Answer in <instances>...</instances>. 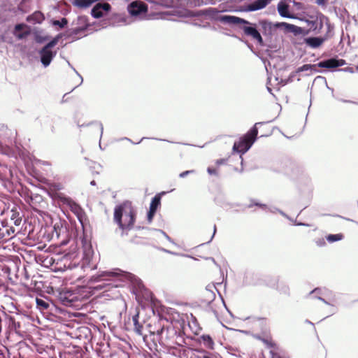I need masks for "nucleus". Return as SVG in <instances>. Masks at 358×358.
I'll list each match as a JSON object with an SVG mask.
<instances>
[{"mask_svg":"<svg viewBox=\"0 0 358 358\" xmlns=\"http://www.w3.org/2000/svg\"><path fill=\"white\" fill-rule=\"evenodd\" d=\"M187 351H188V352H192V350H188Z\"/></svg>","mask_w":358,"mask_h":358,"instance_id":"680f3d73","label":"nucleus"},{"mask_svg":"<svg viewBox=\"0 0 358 358\" xmlns=\"http://www.w3.org/2000/svg\"><path fill=\"white\" fill-rule=\"evenodd\" d=\"M262 124V122L256 123L248 133L240 138L238 142H235L233 146L234 151L241 154L245 153L256 140L258 134L257 125Z\"/></svg>","mask_w":358,"mask_h":358,"instance_id":"0eeeda50","label":"nucleus"},{"mask_svg":"<svg viewBox=\"0 0 358 358\" xmlns=\"http://www.w3.org/2000/svg\"><path fill=\"white\" fill-rule=\"evenodd\" d=\"M156 211L151 210L149 208V211L148 213V220L150 223L152 220V218L155 214Z\"/></svg>","mask_w":358,"mask_h":358,"instance_id":"4c0bfd02","label":"nucleus"},{"mask_svg":"<svg viewBox=\"0 0 358 358\" xmlns=\"http://www.w3.org/2000/svg\"><path fill=\"white\" fill-rule=\"evenodd\" d=\"M194 172H195L194 170L185 171H183V172L180 173L179 174V177L183 178L186 177L187 176H188L189 174L193 173Z\"/></svg>","mask_w":358,"mask_h":358,"instance_id":"58836bf2","label":"nucleus"},{"mask_svg":"<svg viewBox=\"0 0 358 358\" xmlns=\"http://www.w3.org/2000/svg\"><path fill=\"white\" fill-rule=\"evenodd\" d=\"M167 15L173 16L169 17L171 20H177L174 17L178 18H188V17H203L206 20H215L220 22L224 24L228 25H238L245 24L242 27L244 34L248 36L252 37L255 40L259 45L263 46L264 45L263 38L255 26L250 25L248 21L234 15H221L220 11L215 8H208L206 9L193 11L183 8H174L171 13H167Z\"/></svg>","mask_w":358,"mask_h":358,"instance_id":"f257e3e1","label":"nucleus"},{"mask_svg":"<svg viewBox=\"0 0 358 358\" xmlns=\"http://www.w3.org/2000/svg\"><path fill=\"white\" fill-rule=\"evenodd\" d=\"M5 235L3 234V229L0 227V240L4 239Z\"/></svg>","mask_w":358,"mask_h":358,"instance_id":"de8ad7c7","label":"nucleus"},{"mask_svg":"<svg viewBox=\"0 0 358 358\" xmlns=\"http://www.w3.org/2000/svg\"><path fill=\"white\" fill-rule=\"evenodd\" d=\"M90 125H96L98 129L100 131V139H101L102 137L103 133V124L101 122H98V121H94V122H90L87 124H78V126L79 127H88ZM99 147L101 148V140L99 141Z\"/></svg>","mask_w":358,"mask_h":358,"instance_id":"5701e85b","label":"nucleus"},{"mask_svg":"<svg viewBox=\"0 0 358 358\" xmlns=\"http://www.w3.org/2000/svg\"><path fill=\"white\" fill-rule=\"evenodd\" d=\"M161 251H163L166 253H168V254H171V255H181V256H185V257H189V255H183V254H178L177 252H172L171 250H166V249H164V248H159Z\"/></svg>","mask_w":358,"mask_h":358,"instance_id":"e433bc0d","label":"nucleus"},{"mask_svg":"<svg viewBox=\"0 0 358 358\" xmlns=\"http://www.w3.org/2000/svg\"><path fill=\"white\" fill-rule=\"evenodd\" d=\"M149 336L156 345L158 343L162 346L172 348L173 345H180L182 338L178 334L173 326L165 317H159L148 325Z\"/></svg>","mask_w":358,"mask_h":358,"instance_id":"f03ea898","label":"nucleus"},{"mask_svg":"<svg viewBox=\"0 0 358 358\" xmlns=\"http://www.w3.org/2000/svg\"><path fill=\"white\" fill-rule=\"evenodd\" d=\"M36 302L38 308H39L41 310H47L50 306L49 303L43 299L36 298Z\"/></svg>","mask_w":358,"mask_h":358,"instance_id":"c85d7f7f","label":"nucleus"},{"mask_svg":"<svg viewBox=\"0 0 358 358\" xmlns=\"http://www.w3.org/2000/svg\"><path fill=\"white\" fill-rule=\"evenodd\" d=\"M53 25L58 26L60 28L64 27L68 24V20L65 17H62L60 20H54Z\"/></svg>","mask_w":358,"mask_h":358,"instance_id":"c756f323","label":"nucleus"},{"mask_svg":"<svg viewBox=\"0 0 358 358\" xmlns=\"http://www.w3.org/2000/svg\"><path fill=\"white\" fill-rule=\"evenodd\" d=\"M72 26L78 27L83 29L87 30L89 26L87 17L83 15L78 16L76 20L73 21Z\"/></svg>","mask_w":358,"mask_h":358,"instance_id":"6ab92c4d","label":"nucleus"},{"mask_svg":"<svg viewBox=\"0 0 358 358\" xmlns=\"http://www.w3.org/2000/svg\"><path fill=\"white\" fill-rule=\"evenodd\" d=\"M71 210L73 212L76 214L78 218L79 219L80 222H82V217L84 214V212L83 209L76 203H73L71 206Z\"/></svg>","mask_w":358,"mask_h":358,"instance_id":"bb28decb","label":"nucleus"},{"mask_svg":"<svg viewBox=\"0 0 358 358\" xmlns=\"http://www.w3.org/2000/svg\"><path fill=\"white\" fill-rule=\"evenodd\" d=\"M132 322L134 326V331L138 335L143 337L144 341L148 337V334L143 333V323L139 322V313H136L132 316Z\"/></svg>","mask_w":358,"mask_h":358,"instance_id":"ddd939ff","label":"nucleus"},{"mask_svg":"<svg viewBox=\"0 0 358 358\" xmlns=\"http://www.w3.org/2000/svg\"><path fill=\"white\" fill-rule=\"evenodd\" d=\"M245 320H251L252 322H255L257 320V318L253 317H248L245 319Z\"/></svg>","mask_w":358,"mask_h":358,"instance_id":"09e8293b","label":"nucleus"},{"mask_svg":"<svg viewBox=\"0 0 358 358\" xmlns=\"http://www.w3.org/2000/svg\"><path fill=\"white\" fill-rule=\"evenodd\" d=\"M186 1L187 5L191 7H196L202 6L201 3V0H184Z\"/></svg>","mask_w":358,"mask_h":358,"instance_id":"2f4dec72","label":"nucleus"},{"mask_svg":"<svg viewBox=\"0 0 358 358\" xmlns=\"http://www.w3.org/2000/svg\"><path fill=\"white\" fill-rule=\"evenodd\" d=\"M136 212L130 202H124L116 206L114 210V221L120 230V236L128 235L134 228Z\"/></svg>","mask_w":358,"mask_h":358,"instance_id":"7ed1b4c3","label":"nucleus"},{"mask_svg":"<svg viewBox=\"0 0 358 358\" xmlns=\"http://www.w3.org/2000/svg\"><path fill=\"white\" fill-rule=\"evenodd\" d=\"M315 243L318 247H324L326 245V241L324 238H318L315 239Z\"/></svg>","mask_w":358,"mask_h":358,"instance_id":"f704fd0d","label":"nucleus"},{"mask_svg":"<svg viewBox=\"0 0 358 358\" xmlns=\"http://www.w3.org/2000/svg\"><path fill=\"white\" fill-rule=\"evenodd\" d=\"M73 70H74V71H76V73L79 76V77H80V84H81V83H83V78L81 77V76H80V75H79V74H78V73L76 71V69H73Z\"/></svg>","mask_w":358,"mask_h":358,"instance_id":"3c124183","label":"nucleus"},{"mask_svg":"<svg viewBox=\"0 0 358 358\" xmlns=\"http://www.w3.org/2000/svg\"><path fill=\"white\" fill-rule=\"evenodd\" d=\"M341 101L342 102H343V103H353V104L358 105L357 102H355V101H351V100L341 99Z\"/></svg>","mask_w":358,"mask_h":358,"instance_id":"a18cd8bd","label":"nucleus"},{"mask_svg":"<svg viewBox=\"0 0 358 358\" xmlns=\"http://www.w3.org/2000/svg\"><path fill=\"white\" fill-rule=\"evenodd\" d=\"M311 68V66L310 65H308V64H305L303 66H302L301 67H300L298 71H307L308 69H310Z\"/></svg>","mask_w":358,"mask_h":358,"instance_id":"37998d69","label":"nucleus"},{"mask_svg":"<svg viewBox=\"0 0 358 358\" xmlns=\"http://www.w3.org/2000/svg\"><path fill=\"white\" fill-rule=\"evenodd\" d=\"M298 225H305V224L303 223H299Z\"/></svg>","mask_w":358,"mask_h":358,"instance_id":"052dcab7","label":"nucleus"},{"mask_svg":"<svg viewBox=\"0 0 358 358\" xmlns=\"http://www.w3.org/2000/svg\"><path fill=\"white\" fill-rule=\"evenodd\" d=\"M108 285H110V284L108 283H105V282H103L102 284H100V285H98L97 286L94 287L95 289H103L106 286H108Z\"/></svg>","mask_w":358,"mask_h":358,"instance_id":"c03bdc74","label":"nucleus"},{"mask_svg":"<svg viewBox=\"0 0 358 358\" xmlns=\"http://www.w3.org/2000/svg\"><path fill=\"white\" fill-rule=\"evenodd\" d=\"M18 216V213H13L11 217V219L14 220V224L15 226H19L21 224L22 219Z\"/></svg>","mask_w":358,"mask_h":358,"instance_id":"473e14b6","label":"nucleus"},{"mask_svg":"<svg viewBox=\"0 0 358 358\" xmlns=\"http://www.w3.org/2000/svg\"><path fill=\"white\" fill-rule=\"evenodd\" d=\"M345 64V61L341 59L331 58L323 60L318 64V66L326 69H333L343 66Z\"/></svg>","mask_w":358,"mask_h":358,"instance_id":"f8f14e48","label":"nucleus"},{"mask_svg":"<svg viewBox=\"0 0 358 358\" xmlns=\"http://www.w3.org/2000/svg\"><path fill=\"white\" fill-rule=\"evenodd\" d=\"M343 235L342 234H329L326 236V240L329 243H334L336 241H339L343 240Z\"/></svg>","mask_w":358,"mask_h":358,"instance_id":"cd10ccee","label":"nucleus"},{"mask_svg":"<svg viewBox=\"0 0 358 358\" xmlns=\"http://www.w3.org/2000/svg\"><path fill=\"white\" fill-rule=\"evenodd\" d=\"M259 25L263 35L270 41L278 36V30L280 28L284 29L286 33H292L294 36L304 33L300 27L287 22L273 23L268 20H261Z\"/></svg>","mask_w":358,"mask_h":358,"instance_id":"39448f33","label":"nucleus"},{"mask_svg":"<svg viewBox=\"0 0 358 358\" xmlns=\"http://www.w3.org/2000/svg\"><path fill=\"white\" fill-rule=\"evenodd\" d=\"M278 11L280 15L282 17H293V16L289 13V6L283 1H280L278 4Z\"/></svg>","mask_w":358,"mask_h":358,"instance_id":"a211bd4d","label":"nucleus"},{"mask_svg":"<svg viewBox=\"0 0 358 358\" xmlns=\"http://www.w3.org/2000/svg\"><path fill=\"white\" fill-rule=\"evenodd\" d=\"M267 90L268 92H271V89L269 87H267Z\"/></svg>","mask_w":358,"mask_h":358,"instance_id":"bf43d9fd","label":"nucleus"},{"mask_svg":"<svg viewBox=\"0 0 358 358\" xmlns=\"http://www.w3.org/2000/svg\"><path fill=\"white\" fill-rule=\"evenodd\" d=\"M3 234L5 235V238L13 236L15 233V230L13 227H10L9 229H6L3 230Z\"/></svg>","mask_w":358,"mask_h":358,"instance_id":"7c9ffc66","label":"nucleus"},{"mask_svg":"<svg viewBox=\"0 0 358 358\" xmlns=\"http://www.w3.org/2000/svg\"><path fill=\"white\" fill-rule=\"evenodd\" d=\"M54 229H55V232H56V235H57V237H59V234H58V233H57V228H56V226H55V227H54Z\"/></svg>","mask_w":358,"mask_h":358,"instance_id":"603ef678","label":"nucleus"},{"mask_svg":"<svg viewBox=\"0 0 358 358\" xmlns=\"http://www.w3.org/2000/svg\"><path fill=\"white\" fill-rule=\"evenodd\" d=\"M85 31L86 30L79 28L78 27L72 26V27L68 31V36L72 41H76L86 35L85 34Z\"/></svg>","mask_w":358,"mask_h":358,"instance_id":"4468645a","label":"nucleus"},{"mask_svg":"<svg viewBox=\"0 0 358 358\" xmlns=\"http://www.w3.org/2000/svg\"><path fill=\"white\" fill-rule=\"evenodd\" d=\"M1 150V145H0V151Z\"/></svg>","mask_w":358,"mask_h":358,"instance_id":"e2e57ef3","label":"nucleus"},{"mask_svg":"<svg viewBox=\"0 0 358 358\" xmlns=\"http://www.w3.org/2000/svg\"><path fill=\"white\" fill-rule=\"evenodd\" d=\"M199 342L202 343L206 348L213 349L214 342L209 335H202L199 338Z\"/></svg>","mask_w":358,"mask_h":358,"instance_id":"aec40b11","label":"nucleus"},{"mask_svg":"<svg viewBox=\"0 0 358 358\" xmlns=\"http://www.w3.org/2000/svg\"><path fill=\"white\" fill-rule=\"evenodd\" d=\"M207 171H208V173L210 175H215V176H217L218 175L217 171L215 169H213V168L208 167L207 169Z\"/></svg>","mask_w":358,"mask_h":358,"instance_id":"79ce46f5","label":"nucleus"},{"mask_svg":"<svg viewBox=\"0 0 358 358\" xmlns=\"http://www.w3.org/2000/svg\"><path fill=\"white\" fill-rule=\"evenodd\" d=\"M253 206H259L262 209L266 210L272 213H275L278 212V208H277L275 207H267L266 205L260 203L259 202H253L252 201L250 205H248V207L251 208Z\"/></svg>","mask_w":358,"mask_h":358,"instance_id":"b1692460","label":"nucleus"},{"mask_svg":"<svg viewBox=\"0 0 358 358\" xmlns=\"http://www.w3.org/2000/svg\"><path fill=\"white\" fill-rule=\"evenodd\" d=\"M307 24L308 29L301 28L304 33L299 34L297 36L302 35L306 36L309 33L313 32L317 35L321 33V31L324 26H325L326 31L331 30V34H334V26L332 24L329 18L322 13H318L315 15L309 16L306 20Z\"/></svg>","mask_w":358,"mask_h":358,"instance_id":"423d86ee","label":"nucleus"},{"mask_svg":"<svg viewBox=\"0 0 358 358\" xmlns=\"http://www.w3.org/2000/svg\"><path fill=\"white\" fill-rule=\"evenodd\" d=\"M269 345H270L271 347H272V348L275 346V344H273V343H269Z\"/></svg>","mask_w":358,"mask_h":358,"instance_id":"6e6d98bb","label":"nucleus"},{"mask_svg":"<svg viewBox=\"0 0 358 358\" xmlns=\"http://www.w3.org/2000/svg\"><path fill=\"white\" fill-rule=\"evenodd\" d=\"M27 27V25L24 24H17L15 27L14 30V35L18 39H23L26 38L29 34V30L23 31L24 28Z\"/></svg>","mask_w":358,"mask_h":358,"instance_id":"f3484780","label":"nucleus"},{"mask_svg":"<svg viewBox=\"0 0 358 358\" xmlns=\"http://www.w3.org/2000/svg\"><path fill=\"white\" fill-rule=\"evenodd\" d=\"M277 289L284 294H289V289L287 285H283L281 288L278 285Z\"/></svg>","mask_w":358,"mask_h":358,"instance_id":"ea45409f","label":"nucleus"},{"mask_svg":"<svg viewBox=\"0 0 358 358\" xmlns=\"http://www.w3.org/2000/svg\"><path fill=\"white\" fill-rule=\"evenodd\" d=\"M155 231L162 234L166 238V240L169 241L170 243H171L173 244H176L175 242L173 241V239L163 230L158 229V230H155Z\"/></svg>","mask_w":358,"mask_h":358,"instance_id":"c9c22d12","label":"nucleus"},{"mask_svg":"<svg viewBox=\"0 0 358 358\" xmlns=\"http://www.w3.org/2000/svg\"><path fill=\"white\" fill-rule=\"evenodd\" d=\"M108 280L128 282L138 289H141L143 287L142 281L136 275L119 268L99 272L98 274L92 275L90 280L91 282H101Z\"/></svg>","mask_w":358,"mask_h":358,"instance_id":"20e7f679","label":"nucleus"},{"mask_svg":"<svg viewBox=\"0 0 358 358\" xmlns=\"http://www.w3.org/2000/svg\"><path fill=\"white\" fill-rule=\"evenodd\" d=\"M96 0H74L73 4L80 8H87L91 6V5Z\"/></svg>","mask_w":358,"mask_h":358,"instance_id":"412c9836","label":"nucleus"},{"mask_svg":"<svg viewBox=\"0 0 358 358\" xmlns=\"http://www.w3.org/2000/svg\"><path fill=\"white\" fill-rule=\"evenodd\" d=\"M88 260V258L86 257L85 259H84V262H83V265H85V263L87 262Z\"/></svg>","mask_w":358,"mask_h":358,"instance_id":"4d7b16f0","label":"nucleus"},{"mask_svg":"<svg viewBox=\"0 0 358 358\" xmlns=\"http://www.w3.org/2000/svg\"><path fill=\"white\" fill-rule=\"evenodd\" d=\"M90 185H96L95 181L94 180L91 181Z\"/></svg>","mask_w":358,"mask_h":358,"instance_id":"864d4df0","label":"nucleus"},{"mask_svg":"<svg viewBox=\"0 0 358 358\" xmlns=\"http://www.w3.org/2000/svg\"><path fill=\"white\" fill-rule=\"evenodd\" d=\"M201 3L203 5L212 4L214 5L216 3L215 0H201Z\"/></svg>","mask_w":358,"mask_h":358,"instance_id":"a19ab883","label":"nucleus"},{"mask_svg":"<svg viewBox=\"0 0 358 358\" xmlns=\"http://www.w3.org/2000/svg\"><path fill=\"white\" fill-rule=\"evenodd\" d=\"M222 162H223V160H222V159L217 160V164H221V163H222Z\"/></svg>","mask_w":358,"mask_h":358,"instance_id":"5fc2aeb1","label":"nucleus"},{"mask_svg":"<svg viewBox=\"0 0 358 358\" xmlns=\"http://www.w3.org/2000/svg\"><path fill=\"white\" fill-rule=\"evenodd\" d=\"M278 213H280L282 216L287 217V215L284 212H282V210H280L279 209H278Z\"/></svg>","mask_w":358,"mask_h":358,"instance_id":"8fccbe9b","label":"nucleus"},{"mask_svg":"<svg viewBox=\"0 0 358 358\" xmlns=\"http://www.w3.org/2000/svg\"><path fill=\"white\" fill-rule=\"evenodd\" d=\"M322 294V289L320 288H315L313 291L310 292V295L313 296V298L317 299L323 301L325 304L330 305L329 302H327L325 299L322 298L320 295Z\"/></svg>","mask_w":358,"mask_h":358,"instance_id":"a878e982","label":"nucleus"},{"mask_svg":"<svg viewBox=\"0 0 358 358\" xmlns=\"http://www.w3.org/2000/svg\"><path fill=\"white\" fill-rule=\"evenodd\" d=\"M154 6L162 7H173L179 3L180 0H148Z\"/></svg>","mask_w":358,"mask_h":358,"instance_id":"2eb2a0df","label":"nucleus"},{"mask_svg":"<svg viewBox=\"0 0 358 358\" xmlns=\"http://www.w3.org/2000/svg\"><path fill=\"white\" fill-rule=\"evenodd\" d=\"M96 268V265H94L91 267V269H95Z\"/></svg>","mask_w":358,"mask_h":358,"instance_id":"13d9d810","label":"nucleus"},{"mask_svg":"<svg viewBox=\"0 0 358 358\" xmlns=\"http://www.w3.org/2000/svg\"><path fill=\"white\" fill-rule=\"evenodd\" d=\"M161 203V196L157 194L155 195L152 199L150 204V209L157 211L158 207Z\"/></svg>","mask_w":358,"mask_h":358,"instance_id":"393cba45","label":"nucleus"},{"mask_svg":"<svg viewBox=\"0 0 358 358\" xmlns=\"http://www.w3.org/2000/svg\"><path fill=\"white\" fill-rule=\"evenodd\" d=\"M334 34H331V30L326 31L325 34L320 37H308L304 39L305 43L311 48H319L324 41L330 39Z\"/></svg>","mask_w":358,"mask_h":358,"instance_id":"1a4fd4ad","label":"nucleus"},{"mask_svg":"<svg viewBox=\"0 0 358 358\" xmlns=\"http://www.w3.org/2000/svg\"><path fill=\"white\" fill-rule=\"evenodd\" d=\"M108 3H98L92 9L91 14L94 18H99L110 10Z\"/></svg>","mask_w":358,"mask_h":358,"instance_id":"9b49d317","label":"nucleus"},{"mask_svg":"<svg viewBox=\"0 0 358 358\" xmlns=\"http://www.w3.org/2000/svg\"><path fill=\"white\" fill-rule=\"evenodd\" d=\"M215 233H216V226H215V225H214V227H213V235H212V236H211V238H210V241H208V243H210V242L213 240V237H214V236H215Z\"/></svg>","mask_w":358,"mask_h":358,"instance_id":"49530a36","label":"nucleus"},{"mask_svg":"<svg viewBox=\"0 0 358 358\" xmlns=\"http://www.w3.org/2000/svg\"><path fill=\"white\" fill-rule=\"evenodd\" d=\"M127 10L131 16H138L142 13H145L148 6L141 1H134L128 5Z\"/></svg>","mask_w":358,"mask_h":358,"instance_id":"9d476101","label":"nucleus"},{"mask_svg":"<svg viewBox=\"0 0 358 358\" xmlns=\"http://www.w3.org/2000/svg\"><path fill=\"white\" fill-rule=\"evenodd\" d=\"M58 43V37L54 38L47 43L40 51L41 62L44 67H47L51 63L52 59L56 56L57 51L52 50Z\"/></svg>","mask_w":358,"mask_h":358,"instance_id":"6e6552de","label":"nucleus"},{"mask_svg":"<svg viewBox=\"0 0 358 358\" xmlns=\"http://www.w3.org/2000/svg\"><path fill=\"white\" fill-rule=\"evenodd\" d=\"M44 19L43 14L41 12H35L31 15L27 17V20L34 23H41Z\"/></svg>","mask_w":358,"mask_h":358,"instance_id":"4be33fe9","label":"nucleus"},{"mask_svg":"<svg viewBox=\"0 0 358 358\" xmlns=\"http://www.w3.org/2000/svg\"><path fill=\"white\" fill-rule=\"evenodd\" d=\"M198 358H218V357L214 353L203 352Z\"/></svg>","mask_w":358,"mask_h":358,"instance_id":"72a5a7b5","label":"nucleus"},{"mask_svg":"<svg viewBox=\"0 0 358 358\" xmlns=\"http://www.w3.org/2000/svg\"><path fill=\"white\" fill-rule=\"evenodd\" d=\"M271 0H257L248 6V10L255 11L266 7Z\"/></svg>","mask_w":358,"mask_h":358,"instance_id":"dca6fc26","label":"nucleus"}]
</instances>
